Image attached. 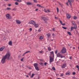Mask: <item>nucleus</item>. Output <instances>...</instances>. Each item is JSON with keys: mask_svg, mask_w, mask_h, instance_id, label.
I'll return each instance as SVG.
<instances>
[{"mask_svg": "<svg viewBox=\"0 0 79 79\" xmlns=\"http://www.w3.org/2000/svg\"><path fill=\"white\" fill-rule=\"evenodd\" d=\"M10 53L9 52H7L5 56L3 57V58L1 60L2 63H4L5 62V60H9L10 59Z\"/></svg>", "mask_w": 79, "mask_h": 79, "instance_id": "nucleus-1", "label": "nucleus"}, {"mask_svg": "<svg viewBox=\"0 0 79 79\" xmlns=\"http://www.w3.org/2000/svg\"><path fill=\"white\" fill-rule=\"evenodd\" d=\"M66 48H63L61 51V53L64 54V53H66Z\"/></svg>", "mask_w": 79, "mask_h": 79, "instance_id": "nucleus-2", "label": "nucleus"}, {"mask_svg": "<svg viewBox=\"0 0 79 79\" xmlns=\"http://www.w3.org/2000/svg\"><path fill=\"white\" fill-rule=\"evenodd\" d=\"M57 57H61V58H64V56H63L62 55L60 54L59 53H58L57 54Z\"/></svg>", "mask_w": 79, "mask_h": 79, "instance_id": "nucleus-3", "label": "nucleus"}, {"mask_svg": "<svg viewBox=\"0 0 79 79\" xmlns=\"http://www.w3.org/2000/svg\"><path fill=\"white\" fill-rule=\"evenodd\" d=\"M50 63H52V62H53L54 61V57L53 56V57L50 56Z\"/></svg>", "mask_w": 79, "mask_h": 79, "instance_id": "nucleus-4", "label": "nucleus"}, {"mask_svg": "<svg viewBox=\"0 0 79 79\" xmlns=\"http://www.w3.org/2000/svg\"><path fill=\"white\" fill-rule=\"evenodd\" d=\"M68 2L71 6H72V4L71 3H73V2H74V0H68Z\"/></svg>", "mask_w": 79, "mask_h": 79, "instance_id": "nucleus-5", "label": "nucleus"}, {"mask_svg": "<svg viewBox=\"0 0 79 79\" xmlns=\"http://www.w3.org/2000/svg\"><path fill=\"white\" fill-rule=\"evenodd\" d=\"M6 16L7 19H11V16L9 14H7L6 15Z\"/></svg>", "mask_w": 79, "mask_h": 79, "instance_id": "nucleus-6", "label": "nucleus"}, {"mask_svg": "<svg viewBox=\"0 0 79 79\" xmlns=\"http://www.w3.org/2000/svg\"><path fill=\"white\" fill-rule=\"evenodd\" d=\"M42 19H43L44 21H45V23H47V21H47L48 20V19H46V18L44 17H41Z\"/></svg>", "mask_w": 79, "mask_h": 79, "instance_id": "nucleus-7", "label": "nucleus"}, {"mask_svg": "<svg viewBox=\"0 0 79 79\" xmlns=\"http://www.w3.org/2000/svg\"><path fill=\"white\" fill-rule=\"evenodd\" d=\"M29 23L30 24H32L33 25H34L35 24V22H34V21L33 20L31 21Z\"/></svg>", "mask_w": 79, "mask_h": 79, "instance_id": "nucleus-8", "label": "nucleus"}, {"mask_svg": "<svg viewBox=\"0 0 79 79\" xmlns=\"http://www.w3.org/2000/svg\"><path fill=\"white\" fill-rule=\"evenodd\" d=\"M61 67L62 68H64L65 67H66V64H64L61 65Z\"/></svg>", "mask_w": 79, "mask_h": 79, "instance_id": "nucleus-9", "label": "nucleus"}, {"mask_svg": "<svg viewBox=\"0 0 79 79\" xmlns=\"http://www.w3.org/2000/svg\"><path fill=\"white\" fill-rule=\"evenodd\" d=\"M67 18H68V19H69V18H71V15H70V14H67Z\"/></svg>", "mask_w": 79, "mask_h": 79, "instance_id": "nucleus-10", "label": "nucleus"}, {"mask_svg": "<svg viewBox=\"0 0 79 79\" xmlns=\"http://www.w3.org/2000/svg\"><path fill=\"white\" fill-rule=\"evenodd\" d=\"M5 46H3V47H1L0 48V51H3V50L4 48H5Z\"/></svg>", "mask_w": 79, "mask_h": 79, "instance_id": "nucleus-11", "label": "nucleus"}, {"mask_svg": "<svg viewBox=\"0 0 79 79\" xmlns=\"http://www.w3.org/2000/svg\"><path fill=\"white\" fill-rule=\"evenodd\" d=\"M16 23H17V24H21V22H20V21L19 20H16Z\"/></svg>", "mask_w": 79, "mask_h": 79, "instance_id": "nucleus-12", "label": "nucleus"}, {"mask_svg": "<svg viewBox=\"0 0 79 79\" xmlns=\"http://www.w3.org/2000/svg\"><path fill=\"white\" fill-rule=\"evenodd\" d=\"M44 12H45V13H49V12H50V10H46L45 9H44Z\"/></svg>", "mask_w": 79, "mask_h": 79, "instance_id": "nucleus-13", "label": "nucleus"}, {"mask_svg": "<svg viewBox=\"0 0 79 79\" xmlns=\"http://www.w3.org/2000/svg\"><path fill=\"white\" fill-rule=\"evenodd\" d=\"M29 52H30V51H27L26 52H25L24 54H23V56H24V55H26V53H29Z\"/></svg>", "mask_w": 79, "mask_h": 79, "instance_id": "nucleus-14", "label": "nucleus"}, {"mask_svg": "<svg viewBox=\"0 0 79 79\" xmlns=\"http://www.w3.org/2000/svg\"><path fill=\"white\" fill-rule=\"evenodd\" d=\"M34 26L36 28H37V27H39V25L38 24H35Z\"/></svg>", "mask_w": 79, "mask_h": 79, "instance_id": "nucleus-15", "label": "nucleus"}, {"mask_svg": "<svg viewBox=\"0 0 79 79\" xmlns=\"http://www.w3.org/2000/svg\"><path fill=\"white\" fill-rule=\"evenodd\" d=\"M72 23L73 25V26H76V23L75 22H74V21H73L72 22Z\"/></svg>", "mask_w": 79, "mask_h": 79, "instance_id": "nucleus-16", "label": "nucleus"}, {"mask_svg": "<svg viewBox=\"0 0 79 79\" xmlns=\"http://www.w3.org/2000/svg\"><path fill=\"white\" fill-rule=\"evenodd\" d=\"M27 4V5H32V3H31L30 2H27L26 3Z\"/></svg>", "mask_w": 79, "mask_h": 79, "instance_id": "nucleus-17", "label": "nucleus"}, {"mask_svg": "<svg viewBox=\"0 0 79 79\" xmlns=\"http://www.w3.org/2000/svg\"><path fill=\"white\" fill-rule=\"evenodd\" d=\"M34 65L35 68H36V67H38V64H37V63H35L34 64Z\"/></svg>", "mask_w": 79, "mask_h": 79, "instance_id": "nucleus-18", "label": "nucleus"}, {"mask_svg": "<svg viewBox=\"0 0 79 79\" xmlns=\"http://www.w3.org/2000/svg\"><path fill=\"white\" fill-rule=\"evenodd\" d=\"M66 75H70L71 73L70 72H67L65 73Z\"/></svg>", "mask_w": 79, "mask_h": 79, "instance_id": "nucleus-19", "label": "nucleus"}, {"mask_svg": "<svg viewBox=\"0 0 79 79\" xmlns=\"http://www.w3.org/2000/svg\"><path fill=\"white\" fill-rule=\"evenodd\" d=\"M50 54L51 55H52L53 57H54V53H53V51H52V52H51Z\"/></svg>", "mask_w": 79, "mask_h": 79, "instance_id": "nucleus-20", "label": "nucleus"}, {"mask_svg": "<svg viewBox=\"0 0 79 79\" xmlns=\"http://www.w3.org/2000/svg\"><path fill=\"white\" fill-rule=\"evenodd\" d=\"M9 44L10 45H12V42L11 41H10L9 43Z\"/></svg>", "mask_w": 79, "mask_h": 79, "instance_id": "nucleus-21", "label": "nucleus"}, {"mask_svg": "<svg viewBox=\"0 0 79 79\" xmlns=\"http://www.w3.org/2000/svg\"><path fill=\"white\" fill-rule=\"evenodd\" d=\"M74 27H73V29H77V25L74 26Z\"/></svg>", "mask_w": 79, "mask_h": 79, "instance_id": "nucleus-22", "label": "nucleus"}, {"mask_svg": "<svg viewBox=\"0 0 79 79\" xmlns=\"http://www.w3.org/2000/svg\"><path fill=\"white\" fill-rule=\"evenodd\" d=\"M35 69H36V70H37V71H39V68L38 67H35Z\"/></svg>", "mask_w": 79, "mask_h": 79, "instance_id": "nucleus-23", "label": "nucleus"}, {"mask_svg": "<svg viewBox=\"0 0 79 79\" xmlns=\"http://www.w3.org/2000/svg\"><path fill=\"white\" fill-rule=\"evenodd\" d=\"M35 74H32L31 75V78H32L34 76Z\"/></svg>", "mask_w": 79, "mask_h": 79, "instance_id": "nucleus-24", "label": "nucleus"}, {"mask_svg": "<svg viewBox=\"0 0 79 79\" xmlns=\"http://www.w3.org/2000/svg\"><path fill=\"white\" fill-rule=\"evenodd\" d=\"M76 68L78 69V71H79V66L77 65L76 66Z\"/></svg>", "mask_w": 79, "mask_h": 79, "instance_id": "nucleus-25", "label": "nucleus"}, {"mask_svg": "<svg viewBox=\"0 0 79 79\" xmlns=\"http://www.w3.org/2000/svg\"><path fill=\"white\" fill-rule=\"evenodd\" d=\"M68 33L70 35H72L71 33V32H69V31L68 32Z\"/></svg>", "mask_w": 79, "mask_h": 79, "instance_id": "nucleus-26", "label": "nucleus"}, {"mask_svg": "<svg viewBox=\"0 0 79 79\" xmlns=\"http://www.w3.org/2000/svg\"><path fill=\"white\" fill-rule=\"evenodd\" d=\"M48 37H50V34L48 33L46 34Z\"/></svg>", "mask_w": 79, "mask_h": 79, "instance_id": "nucleus-27", "label": "nucleus"}, {"mask_svg": "<svg viewBox=\"0 0 79 79\" xmlns=\"http://www.w3.org/2000/svg\"><path fill=\"white\" fill-rule=\"evenodd\" d=\"M39 52L40 53H44V52H43L42 51V50H41V51H39Z\"/></svg>", "mask_w": 79, "mask_h": 79, "instance_id": "nucleus-28", "label": "nucleus"}, {"mask_svg": "<svg viewBox=\"0 0 79 79\" xmlns=\"http://www.w3.org/2000/svg\"><path fill=\"white\" fill-rule=\"evenodd\" d=\"M43 39V37H42V36H40V40H42Z\"/></svg>", "mask_w": 79, "mask_h": 79, "instance_id": "nucleus-29", "label": "nucleus"}, {"mask_svg": "<svg viewBox=\"0 0 79 79\" xmlns=\"http://www.w3.org/2000/svg\"><path fill=\"white\" fill-rule=\"evenodd\" d=\"M73 19H77V17L76 16H74L73 17Z\"/></svg>", "mask_w": 79, "mask_h": 79, "instance_id": "nucleus-30", "label": "nucleus"}, {"mask_svg": "<svg viewBox=\"0 0 79 79\" xmlns=\"http://www.w3.org/2000/svg\"><path fill=\"white\" fill-rule=\"evenodd\" d=\"M17 2H21L22 1L21 0H17Z\"/></svg>", "mask_w": 79, "mask_h": 79, "instance_id": "nucleus-31", "label": "nucleus"}, {"mask_svg": "<svg viewBox=\"0 0 79 79\" xmlns=\"http://www.w3.org/2000/svg\"><path fill=\"white\" fill-rule=\"evenodd\" d=\"M56 10H57V13H58V12L59 11V9H58V8L57 7Z\"/></svg>", "mask_w": 79, "mask_h": 79, "instance_id": "nucleus-32", "label": "nucleus"}, {"mask_svg": "<svg viewBox=\"0 0 79 79\" xmlns=\"http://www.w3.org/2000/svg\"><path fill=\"white\" fill-rule=\"evenodd\" d=\"M33 1L35 3H37V0H33Z\"/></svg>", "mask_w": 79, "mask_h": 79, "instance_id": "nucleus-33", "label": "nucleus"}, {"mask_svg": "<svg viewBox=\"0 0 79 79\" xmlns=\"http://www.w3.org/2000/svg\"><path fill=\"white\" fill-rule=\"evenodd\" d=\"M52 35L53 36V37H55V36H56V35L55 34H54V33H53L52 34Z\"/></svg>", "mask_w": 79, "mask_h": 79, "instance_id": "nucleus-34", "label": "nucleus"}, {"mask_svg": "<svg viewBox=\"0 0 79 79\" xmlns=\"http://www.w3.org/2000/svg\"><path fill=\"white\" fill-rule=\"evenodd\" d=\"M62 27V28L64 29H67V28H66V27Z\"/></svg>", "mask_w": 79, "mask_h": 79, "instance_id": "nucleus-35", "label": "nucleus"}, {"mask_svg": "<svg viewBox=\"0 0 79 79\" xmlns=\"http://www.w3.org/2000/svg\"><path fill=\"white\" fill-rule=\"evenodd\" d=\"M52 69L53 70H54V71H55V68L54 67H53L52 68Z\"/></svg>", "mask_w": 79, "mask_h": 79, "instance_id": "nucleus-36", "label": "nucleus"}, {"mask_svg": "<svg viewBox=\"0 0 79 79\" xmlns=\"http://www.w3.org/2000/svg\"><path fill=\"white\" fill-rule=\"evenodd\" d=\"M41 65H42V66L43 65V63L42 62H40L39 63Z\"/></svg>", "mask_w": 79, "mask_h": 79, "instance_id": "nucleus-37", "label": "nucleus"}, {"mask_svg": "<svg viewBox=\"0 0 79 79\" xmlns=\"http://www.w3.org/2000/svg\"><path fill=\"white\" fill-rule=\"evenodd\" d=\"M15 5H18L19 4V3H18V2H15Z\"/></svg>", "mask_w": 79, "mask_h": 79, "instance_id": "nucleus-38", "label": "nucleus"}, {"mask_svg": "<svg viewBox=\"0 0 79 79\" xmlns=\"http://www.w3.org/2000/svg\"><path fill=\"white\" fill-rule=\"evenodd\" d=\"M59 5H60V6H61V7H62V6H63V4L60 3L59 2Z\"/></svg>", "mask_w": 79, "mask_h": 79, "instance_id": "nucleus-39", "label": "nucleus"}, {"mask_svg": "<svg viewBox=\"0 0 79 79\" xmlns=\"http://www.w3.org/2000/svg\"><path fill=\"white\" fill-rule=\"evenodd\" d=\"M28 75H29V76H31V73H28Z\"/></svg>", "mask_w": 79, "mask_h": 79, "instance_id": "nucleus-40", "label": "nucleus"}, {"mask_svg": "<svg viewBox=\"0 0 79 79\" xmlns=\"http://www.w3.org/2000/svg\"><path fill=\"white\" fill-rule=\"evenodd\" d=\"M73 27H72L71 28V31H73Z\"/></svg>", "mask_w": 79, "mask_h": 79, "instance_id": "nucleus-41", "label": "nucleus"}, {"mask_svg": "<svg viewBox=\"0 0 79 79\" xmlns=\"http://www.w3.org/2000/svg\"><path fill=\"white\" fill-rule=\"evenodd\" d=\"M73 75H75L76 74V73L75 72H73Z\"/></svg>", "mask_w": 79, "mask_h": 79, "instance_id": "nucleus-42", "label": "nucleus"}, {"mask_svg": "<svg viewBox=\"0 0 79 79\" xmlns=\"http://www.w3.org/2000/svg\"><path fill=\"white\" fill-rule=\"evenodd\" d=\"M12 10H13V11H16V8H15L12 9Z\"/></svg>", "mask_w": 79, "mask_h": 79, "instance_id": "nucleus-43", "label": "nucleus"}, {"mask_svg": "<svg viewBox=\"0 0 79 79\" xmlns=\"http://www.w3.org/2000/svg\"><path fill=\"white\" fill-rule=\"evenodd\" d=\"M60 76H64V74L63 73H62L60 75Z\"/></svg>", "mask_w": 79, "mask_h": 79, "instance_id": "nucleus-44", "label": "nucleus"}, {"mask_svg": "<svg viewBox=\"0 0 79 79\" xmlns=\"http://www.w3.org/2000/svg\"><path fill=\"white\" fill-rule=\"evenodd\" d=\"M23 60H24V57L22 58L21 59V61H23Z\"/></svg>", "mask_w": 79, "mask_h": 79, "instance_id": "nucleus-45", "label": "nucleus"}, {"mask_svg": "<svg viewBox=\"0 0 79 79\" xmlns=\"http://www.w3.org/2000/svg\"><path fill=\"white\" fill-rule=\"evenodd\" d=\"M32 29L31 28H30V32H31V31H32Z\"/></svg>", "mask_w": 79, "mask_h": 79, "instance_id": "nucleus-46", "label": "nucleus"}, {"mask_svg": "<svg viewBox=\"0 0 79 79\" xmlns=\"http://www.w3.org/2000/svg\"><path fill=\"white\" fill-rule=\"evenodd\" d=\"M6 10H11V8L7 7Z\"/></svg>", "mask_w": 79, "mask_h": 79, "instance_id": "nucleus-47", "label": "nucleus"}, {"mask_svg": "<svg viewBox=\"0 0 79 79\" xmlns=\"http://www.w3.org/2000/svg\"><path fill=\"white\" fill-rule=\"evenodd\" d=\"M60 24H62L63 23H62V21H61V20H60Z\"/></svg>", "mask_w": 79, "mask_h": 79, "instance_id": "nucleus-48", "label": "nucleus"}, {"mask_svg": "<svg viewBox=\"0 0 79 79\" xmlns=\"http://www.w3.org/2000/svg\"><path fill=\"white\" fill-rule=\"evenodd\" d=\"M55 52L56 54L57 53H58V51L57 50L55 51Z\"/></svg>", "mask_w": 79, "mask_h": 79, "instance_id": "nucleus-49", "label": "nucleus"}, {"mask_svg": "<svg viewBox=\"0 0 79 79\" xmlns=\"http://www.w3.org/2000/svg\"><path fill=\"white\" fill-rule=\"evenodd\" d=\"M37 6H38L39 7H40V5H39V4H37Z\"/></svg>", "mask_w": 79, "mask_h": 79, "instance_id": "nucleus-50", "label": "nucleus"}, {"mask_svg": "<svg viewBox=\"0 0 79 79\" xmlns=\"http://www.w3.org/2000/svg\"><path fill=\"white\" fill-rule=\"evenodd\" d=\"M47 62H45L44 63V65H45V66L47 65Z\"/></svg>", "mask_w": 79, "mask_h": 79, "instance_id": "nucleus-51", "label": "nucleus"}, {"mask_svg": "<svg viewBox=\"0 0 79 79\" xmlns=\"http://www.w3.org/2000/svg\"><path fill=\"white\" fill-rule=\"evenodd\" d=\"M40 61H44V60L43 59H40Z\"/></svg>", "mask_w": 79, "mask_h": 79, "instance_id": "nucleus-52", "label": "nucleus"}, {"mask_svg": "<svg viewBox=\"0 0 79 79\" xmlns=\"http://www.w3.org/2000/svg\"><path fill=\"white\" fill-rule=\"evenodd\" d=\"M62 26H65V23H64V24H63V23L61 24Z\"/></svg>", "mask_w": 79, "mask_h": 79, "instance_id": "nucleus-53", "label": "nucleus"}, {"mask_svg": "<svg viewBox=\"0 0 79 79\" xmlns=\"http://www.w3.org/2000/svg\"><path fill=\"white\" fill-rule=\"evenodd\" d=\"M41 30L40 29L38 30V32H41Z\"/></svg>", "mask_w": 79, "mask_h": 79, "instance_id": "nucleus-54", "label": "nucleus"}, {"mask_svg": "<svg viewBox=\"0 0 79 79\" xmlns=\"http://www.w3.org/2000/svg\"><path fill=\"white\" fill-rule=\"evenodd\" d=\"M52 31H55V28H53L52 29Z\"/></svg>", "mask_w": 79, "mask_h": 79, "instance_id": "nucleus-55", "label": "nucleus"}, {"mask_svg": "<svg viewBox=\"0 0 79 79\" xmlns=\"http://www.w3.org/2000/svg\"><path fill=\"white\" fill-rule=\"evenodd\" d=\"M69 58H70V60H72V57H70Z\"/></svg>", "mask_w": 79, "mask_h": 79, "instance_id": "nucleus-56", "label": "nucleus"}, {"mask_svg": "<svg viewBox=\"0 0 79 79\" xmlns=\"http://www.w3.org/2000/svg\"><path fill=\"white\" fill-rule=\"evenodd\" d=\"M11 4H9L8 5V6H11Z\"/></svg>", "mask_w": 79, "mask_h": 79, "instance_id": "nucleus-57", "label": "nucleus"}, {"mask_svg": "<svg viewBox=\"0 0 79 79\" xmlns=\"http://www.w3.org/2000/svg\"><path fill=\"white\" fill-rule=\"evenodd\" d=\"M29 69H31V67H29Z\"/></svg>", "mask_w": 79, "mask_h": 79, "instance_id": "nucleus-58", "label": "nucleus"}, {"mask_svg": "<svg viewBox=\"0 0 79 79\" xmlns=\"http://www.w3.org/2000/svg\"><path fill=\"white\" fill-rule=\"evenodd\" d=\"M40 7L41 8H42L43 7L42 6H40Z\"/></svg>", "mask_w": 79, "mask_h": 79, "instance_id": "nucleus-59", "label": "nucleus"}, {"mask_svg": "<svg viewBox=\"0 0 79 79\" xmlns=\"http://www.w3.org/2000/svg\"><path fill=\"white\" fill-rule=\"evenodd\" d=\"M38 9H36V10H35V11H38Z\"/></svg>", "mask_w": 79, "mask_h": 79, "instance_id": "nucleus-60", "label": "nucleus"}, {"mask_svg": "<svg viewBox=\"0 0 79 79\" xmlns=\"http://www.w3.org/2000/svg\"><path fill=\"white\" fill-rule=\"evenodd\" d=\"M55 19H58V18L56 17H55Z\"/></svg>", "mask_w": 79, "mask_h": 79, "instance_id": "nucleus-61", "label": "nucleus"}, {"mask_svg": "<svg viewBox=\"0 0 79 79\" xmlns=\"http://www.w3.org/2000/svg\"><path fill=\"white\" fill-rule=\"evenodd\" d=\"M48 50L49 51H50V48H48Z\"/></svg>", "mask_w": 79, "mask_h": 79, "instance_id": "nucleus-62", "label": "nucleus"}, {"mask_svg": "<svg viewBox=\"0 0 79 79\" xmlns=\"http://www.w3.org/2000/svg\"><path fill=\"white\" fill-rule=\"evenodd\" d=\"M66 4L68 6V2L66 3Z\"/></svg>", "mask_w": 79, "mask_h": 79, "instance_id": "nucleus-63", "label": "nucleus"}, {"mask_svg": "<svg viewBox=\"0 0 79 79\" xmlns=\"http://www.w3.org/2000/svg\"><path fill=\"white\" fill-rule=\"evenodd\" d=\"M26 76H27V77H29V76H28V75H27Z\"/></svg>", "mask_w": 79, "mask_h": 79, "instance_id": "nucleus-64", "label": "nucleus"}]
</instances>
